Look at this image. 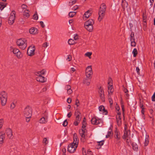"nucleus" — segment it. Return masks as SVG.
Here are the masks:
<instances>
[{"instance_id": "43", "label": "nucleus", "mask_w": 155, "mask_h": 155, "mask_svg": "<svg viewBox=\"0 0 155 155\" xmlns=\"http://www.w3.org/2000/svg\"><path fill=\"white\" fill-rule=\"evenodd\" d=\"M149 143V140L147 138H146L145 140L144 143V146H147L148 144Z\"/></svg>"}, {"instance_id": "29", "label": "nucleus", "mask_w": 155, "mask_h": 155, "mask_svg": "<svg viewBox=\"0 0 155 155\" xmlns=\"http://www.w3.org/2000/svg\"><path fill=\"white\" fill-rule=\"evenodd\" d=\"M47 122V120H46L45 118L44 117H42L39 120V122L40 123L45 124Z\"/></svg>"}, {"instance_id": "33", "label": "nucleus", "mask_w": 155, "mask_h": 155, "mask_svg": "<svg viewBox=\"0 0 155 155\" xmlns=\"http://www.w3.org/2000/svg\"><path fill=\"white\" fill-rule=\"evenodd\" d=\"M5 7V5L3 2H0V9L2 10Z\"/></svg>"}, {"instance_id": "62", "label": "nucleus", "mask_w": 155, "mask_h": 155, "mask_svg": "<svg viewBox=\"0 0 155 155\" xmlns=\"http://www.w3.org/2000/svg\"><path fill=\"white\" fill-rule=\"evenodd\" d=\"M72 58V57L71 56L69 55H68V58H67V59H68V61H70L71 60Z\"/></svg>"}, {"instance_id": "2", "label": "nucleus", "mask_w": 155, "mask_h": 155, "mask_svg": "<svg viewBox=\"0 0 155 155\" xmlns=\"http://www.w3.org/2000/svg\"><path fill=\"white\" fill-rule=\"evenodd\" d=\"M17 45L22 50L25 49L27 46L26 40L25 39H19L17 42Z\"/></svg>"}, {"instance_id": "21", "label": "nucleus", "mask_w": 155, "mask_h": 155, "mask_svg": "<svg viewBox=\"0 0 155 155\" xmlns=\"http://www.w3.org/2000/svg\"><path fill=\"white\" fill-rule=\"evenodd\" d=\"M91 121L92 124L95 125H97L99 124L100 122L97 120L95 118H93L91 120Z\"/></svg>"}, {"instance_id": "20", "label": "nucleus", "mask_w": 155, "mask_h": 155, "mask_svg": "<svg viewBox=\"0 0 155 155\" xmlns=\"http://www.w3.org/2000/svg\"><path fill=\"white\" fill-rule=\"evenodd\" d=\"M29 11L28 10H25L23 13V15L25 18H28L30 16L29 14Z\"/></svg>"}, {"instance_id": "22", "label": "nucleus", "mask_w": 155, "mask_h": 155, "mask_svg": "<svg viewBox=\"0 0 155 155\" xmlns=\"http://www.w3.org/2000/svg\"><path fill=\"white\" fill-rule=\"evenodd\" d=\"M106 6L105 4L103 3L102 4L100 7V10L104 11H106Z\"/></svg>"}, {"instance_id": "30", "label": "nucleus", "mask_w": 155, "mask_h": 155, "mask_svg": "<svg viewBox=\"0 0 155 155\" xmlns=\"http://www.w3.org/2000/svg\"><path fill=\"white\" fill-rule=\"evenodd\" d=\"M15 56L18 58H21L22 57V54L21 53L20 51H19V52L17 53Z\"/></svg>"}, {"instance_id": "19", "label": "nucleus", "mask_w": 155, "mask_h": 155, "mask_svg": "<svg viewBox=\"0 0 155 155\" xmlns=\"http://www.w3.org/2000/svg\"><path fill=\"white\" fill-rule=\"evenodd\" d=\"M92 13L91 12V11L90 10H88L86 12L83 16L87 18H88L91 15Z\"/></svg>"}, {"instance_id": "57", "label": "nucleus", "mask_w": 155, "mask_h": 155, "mask_svg": "<svg viewBox=\"0 0 155 155\" xmlns=\"http://www.w3.org/2000/svg\"><path fill=\"white\" fill-rule=\"evenodd\" d=\"M102 93H104V92L103 91L102 89L101 88V87H100L99 90V94H102Z\"/></svg>"}, {"instance_id": "16", "label": "nucleus", "mask_w": 155, "mask_h": 155, "mask_svg": "<svg viewBox=\"0 0 155 155\" xmlns=\"http://www.w3.org/2000/svg\"><path fill=\"white\" fill-rule=\"evenodd\" d=\"M36 79L38 81L41 83H44L46 81L45 78L43 76H37Z\"/></svg>"}, {"instance_id": "37", "label": "nucleus", "mask_w": 155, "mask_h": 155, "mask_svg": "<svg viewBox=\"0 0 155 155\" xmlns=\"http://www.w3.org/2000/svg\"><path fill=\"white\" fill-rule=\"evenodd\" d=\"M99 96L102 101H104V93H102V94H99Z\"/></svg>"}, {"instance_id": "55", "label": "nucleus", "mask_w": 155, "mask_h": 155, "mask_svg": "<svg viewBox=\"0 0 155 155\" xmlns=\"http://www.w3.org/2000/svg\"><path fill=\"white\" fill-rule=\"evenodd\" d=\"M112 132V130L110 128V127L109 129V130L108 132V134H109L110 135L111 134V132Z\"/></svg>"}, {"instance_id": "49", "label": "nucleus", "mask_w": 155, "mask_h": 155, "mask_svg": "<svg viewBox=\"0 0 155 155\" xmlns=\"http://www.w3.org/2000/svg\"><path fill=\"white\" fill-rule=\"evenodd\" d=\"M121 106L123 114H124V112L125 110L124 109V106L122 104H121Z\"/></svg>"}, {"instance_id": "63", "label": "nucleus", "mask_w": 155, "mask_h": 155, "mask_svg": "<svg viewBox=\"0 0 155 155\" xmlns=\"http://www.w3.org/2000/svg\"><path fill=\"white\" fill-rule=\"evenodd\" d=\"M123 90L125 93H128V90L126 88H124V87Z\"/></svg>"}, {"instance_id": "52", "label": "nucleus", "mask_w": 155, "mask_h": 155, "mask_svg": "<svg viewBox=\"0 0 155 155\" xmlns=\"http://www.w3.org/2000/svg\"><path fill=\"white\" fill-rule=\"evenodd\" d=\"M74 38V40H77L78 39V35L77 34H75Z\"/></svg>"}, {"instance_id": "6", "label": "nucleus", "mask_w": 155, "mask_h": 155, "mask_svg": "<svg viewBox=\"0 0 155 155\" xmlns=\"http://www.w3.org/2000/svg\"><path fill=\"white\" fill-rule=\"evenodd\" d=\"M77 147L78 146L72 143H70L68 146V151L70 153H73L76 150Z\"/></svg>"}, {"instance_id": "24", "label": "nucleus", "mask_w": 155, "mask_h": 155, "mask_svg": "<svg viewBox=\"0 0 155 155\" xmlns=\"http://www.w3.org/2000/svg\"><path fill=\"white\" fill-rule=\"evenodd\" d=\"M91 80L87 78H85L83 81V83L87 86H89L90 84Z\"/></svg>"}, {"instance_id": "11", "label": "nucleus", "mask_w": 155, "mask_h": 155, "mask_svg": "<svg viewBox=\"0 0 155 155\" xmlns=\"http://www.w3.org/2000/svg\"><path fill=\"white\" fill-rule=\"evenodd\" d=\"M139 144V142L138 140L137 139H135L132 144L133 148L134 150L137 151L138 150V144Z\"/></svg>"}, {"instance_id": "56", "label": "nucleus", "mask_w": 155, "mask_h": 155, "mask_svg": "<svg viewBox=\"0 0 155 155\" xmlns=\"http://www.w3.org/2000/svg\"><path fill=\"white\" fill-rule=\"evenodd\" d=\"M82 153L83 155H87L86 151L85 150H84V148H82Z\"/></svg>"}, {"instance_id": "12", "label": "nucleus", "mask_w": 155, "mask_h": 155, "mask_svg": "<svg viewBox=\"0 0 155 155\" xmlns=\"http://www.w3.org/2000/svg\"><path fill=\"white\" fill-rule=\"evenodd\" d=\"M5 133L8 137L9 139H12L13 138L12 131L10 128H8L5 130Z\"/></svg>"}, {"instance_id": "8", "label": "nucleus", "mask_w": 155, "mask_h": 155, "mask_svg": "<svg viewBox=\"0 0 155 155\" xmlns=\"http://www.w3.org/2000/svg\"><path fill=\"white\" fill-rule=\"evenodd\" d=\"M35 47L34 46H30L27 50V53L29 56H32L34 54Z\"/></svg>"}, {"instance_id": "47", "label": "nucleus", "mask_w": 155, "mask_h": 155, "mask_svg": "<svg viewBox=\"0 0 155 155\" xmlns=\"http://www.w3.org/2000/svg\"><path fill=\"white\" fill-rule=\"evenodd\" d=\"M104 142V140H102L98 142V145L101 146L103 145Z\"/></svg>"}, {"instance_id": "10", "label": "nucleus", "mask_w": 155, "mask_h": 155, "mask_svg": "<svg viewBox=\"0 0 155 155\" xmlns=\"http://www.w3.org/2000/svg\"><path fill=\"white\" fill-rule=\"evenodd\" d=\"M105 12L106 11H104L99 10L98 12L99 16L98 18V20L99 21H101L104 18L105 15Z\"/></svg>"}, {"instance_id": "54", "label": "nucleus", "mask_w": 155, "mask_h": 155, "mask_svg": "<svg viewBox=\"0 0 155 155\" xmlns=\"http://www.w3.org/2000/svg\"><path fill=\"white\" fill-rule=\"evenodd\" d=\"M152 100L153 101H155V92L152 97Z\"/></svg>"}, {"instance_id": "41", "label": "nucleus", "mask_w": 155, "mask_h": 155, "mask_svg": "<svg viewBox=\"0 0 155 155\" xmlns=\"http://www.w3.org/2000/svg\"><path fill=\"white\" fill-rule=\"evenodd\" d=\"M86 122H83L82 123V129H84V130H86V128H85L86 127Z\"/></svg>"}, {"instance_id": "25", "label": "nucleus", "mask_w": 155, "mask_h": 155, "mask_svg": "<svg viewBox=\"0 0 155 155\" xmlns=\"http://www.w3.org/2000/svg\"><path fill=\"white\" fill-rule=\"evenodd\" d=\"M117 121L118 125H120L121 124V116H116Z\"/></svg>"}, {"instance_id": "40", "label": "nucleus", "mask_w": 155, "mask_h": 155, "mask_svg": "<svg viewBox=\"0 0 155 155\" xmlns=\"http://www.w3.org/2000/svg\"><path fill=\"white\" fill-rule=\"evenodd\" d=\"M99 110L100 111H105L104 107L103 106H101L99 107Z\"/></svg>"}, {"instance_id": "39", "label": "nucleus", "mask_w": 155, "mask_h": 155, "mask_svg": "<svg viewBox=\"0 0 155 155\" xmlns=\"http://www.w3.org/2000/svg\"><path fill=\"white\" fill-rule=\"evenodd\" d=\"M143 21L145 23H146V19L147 18V16L146 15L144 14L143 13Z\"/></svg>"}, {"instance_id": "1", "label": "nucleus", "mask_w": 155, "mask_h": 155, "mask_svg": "<svg viewBox=\"0 0 155 155\" xmlns=\"http://www.w3.org/2000/svg\"><path fill=\"white\" fill-rule=\"evenodd\" d=\"M7 99V93L5 91L0 93V99L2 106H5L6 103Z\"/></svg>"}, {"instance_id": "17", "label": "nucleus", "mask_w": 155, "mask_h": 155, "mask_svg": "<svg viewBox=\"0 0 155 155\" xmlns=\"http://www.w3.org/2000/svg\"><path fill=\"white\" fill-rule=\"evenodd\" d=\"M94 24V20L92 19H90L85 22L84 25H93Z\"/></svg>"}, {"instance_id": "9", "label": "nucleus", "mask_w": 155, "mask_h": 155, "mask_svg": "<svg viewBox=\"0 0 155 155\" xmlns=\"http://www.w3.org/2000/svg\"><path fill=\"white\" fill-rule=\"evenodd\" d=\"M134 35L133 32H132L130 35V41L131 45L132 46L135 47L136 45V43L134 41Z\"/></svg>"}, {"instance_id": "51", "label": "nucleus", "mask_w": 155, "mask_h": 155, "mask_svg": "<svg viewBox=\"0 0 155 155\" xmlns=\"http://www.w3.org/2000/svg\"><path fill=\"white\" fill-rule=\"evenodd\" d=\"M15 107V104L12 103L11 105V108L12 109H13Z\"/></svg>"}, {"instance_id": "34", "label": "nucleus", "mask_w": 155, "mask_h": 155, "mask_svg": "<svg viewBox=\"0 0 155 155\" xmlns=\"http://www.w3.org/2000/svg\"><path fill=\"white\" fill-rule=\"evenodd\" d=\"M92 54L91 52H87L85 54V56H87L89 58H91V56Z\"/></svg>"}, {"instance_id": "64", "label": "nucleus", "mask_w": 155, "mask_h": 155, "mask_svg": "<svg viewBox=\"0 0 155 155\" xmlns=\"http://www.w3.org/2000/svg\"><path fill=\"white\" fill-rule=\"evenodd\" d=\"M136 71H137V73L138 74H140V69L138 67H137L136 68Z\"/></svg>"}, {"instance_id": "7", "label": "nucleus", "mask_w": 155, "mask_h": 155, "mask_svg": "<svg viewBox=\"0 0 155 155\" xmlns=\"http://www.w3.org/2000/svg\"><path fill=\"white\" fill-rule=\"evenodd\" d=\"M79 133L81 137V140L82 141L84 142L85 139V136L87 134V131L86 130L84 129H81L79 130Z\"/></svg>"}, {"instance_id": "48", "label": "nucleus", "mask_w": 155, "mask_h": 155, "mask_svg": "<svg viewBox=\"0 0 155 155\" xmlns=\"http://www.w3.org/2000/svg\"><path fill=\"white\" fill-rule=\"evenodd\" d=\"M67 124L68 122L67 120H66L64 121L62 125L64 126L65 127L67 125Z\"/></svg>"}, {"instance_id": "58", "label": "nucleus", "mask_w": 155, "mask_h": 155, "mask_svg": "<svg viewBox=\"0 0 155 155\" xmlns=\"http://www.w3.org/2000/svg\"><path fill=\"white\" fill-rule=\"evenodd\" d=\"M80 122V121H78L76 120V121L74 122V124L75 126H77Z\"/></svg>"}, {"instance_id": "59", "label": "nucleus", "mask_w": 155, "mask_h": 155, "mask_svg": "<svg viewBox=\"0 0 155 155\" xmlns=\"http://www.w3.org/2000/svg\"><path fill=\"white\" fill-rule=\"evenodd\" d=\"M47 139L45 138H44L43 140V142L45 143V144H47Z\"/></svg>"}, {"instance_id": "4", "label": "nucleus", "mask_w": 155, "mask_h": 155, "mask_svg": "<svg viewBox=\"0 0 155 155\" xmlns=\"http://www.w3.org/2000/svg\"><path fill=\"white\" fill-rule=\"evenodd\" d=\"M93 74L92 68L91 66H88L85 70V75L87 78L91 79Z\"/></svg>"}, {"instance_id": "53", "label": "nucleus", "mask_w": 155, "mask_h": 155, "mask_svg": "<svg viewBox=\"0 0 155 155\" xmlns=\"http://www.w3.org/2000/svg\"><path fill=\"white\" fill-rule=\"evenodd\" d=\"M21 8L23 9H26L27 8V6L25 4H23L21 6Z\"/></svg>"}, {"instance_id": "5", "label": "nucleus", "mask_w": 155, "mask_h": 155, "mask_svg": "<svg viewBox=\"0 0 155 155\" xmlns=\"http://www.w3.org/2000/svg\"><path fill=\"white\" fill-rule=\"evenodd\" d=\"M15 19V12L14 11H12L9 18L8 23L10 25H12L14 22Z\"/></svg>"}, {"instance_id": "23", "label": "nucleus", "mask_w": 155, "mask_h": 155, "mask_svg": "<svg viewBox=\"0 0 155 155\" xmlns=\"http://www.w3.org/2000/svg\"><path fill=\"white\" fill-rule=\"evenodd\" d=\"M122 5L123 8L124 9L125 7H127L128 5V3L126 1H122Z\"/></svg>"}, {"instance_id": "35", "label": "nucleus", "mask_w": 155, "mask_h": 155, "mask_svg": "<svg viewBox=\"0 0 155 155\" xmlns=\"http://www.w3.org/2000/svg\"><path fill=\"white\" fill-rule=\"evenodd\" d=\"M132 53L134 54V57H135L137 54V49L136 48H134L133 50Z\"/></svg>"}, {"instance_id": "44", "label": "nucleus", "mask_w": 155, "mask_h": 155, "mask_svg": "<svg viewBox=\"0 0 155 155\" xmlns=\"http://www.w3.org/2000/svg\"><path fill=\"white\" fill-rule=\"evenodd\" d=\"M79 104L80 102L79 100L78 99H76L75 101V105L78 107L79 105Z\"/></svg>"}, {"instance_id": "31", "label": "nucleus", "mask_w": 155, "mask_h": 155, "mask_svg": "<svg viewBox=\"0 0 155 155\" xmlns=\"http://www.w3.org/2000/svg\"><path fill=\"white\" fill-rule=\"evenodd\" d=\"M68 43L70 45H72L75 43L74 41L72 39H70L68 40Z\"/></svg>"}, {"instance_id": "18", "label": "nucleus", "mask_w": 155, "mask_h": 155, "mask_svg": "<svg viewBox=\"0 0 155 155\" xmlns=\"http://www.w3.org/2000/svg\"><path fill=\"white\" fill-rule=\"evenodd\" d=\"M84 27L89 32H92L93 29V26L92 25H84Z\"/></svg>"}, {"instance_id": "26", "label": "nucleus", "mask_w": 155, "mask_h": 155, "mask_svg": "<svg viewBox=\"0 0 155 155\" xmlns=\"http://www.w3.org/2000/svg\"><path fill=\"white\" fill-rule=\"evenodd\" d=\"M108 87V93L109 94L110 93L112 94L114 91V89L113 87V85H110V86Z\"/></svg>"}, {"instance_id": "38", "label": "nucleus", "mask_w": 155, "mask_h": 155, "mask_svg": "<svg viewBox=\"0 0 155 155\" xmlns=\"http://www.w3.org/2000/svg\"><path fill=\"white\" fill-rule=\"evenodd\" d=\"M33 18L35 20H37L38 18L37 12H36L33 15Z\"/></svg>"}, {"instance_id": "15", "label": "nucleus", "mask_w": 155, "mask_h": 155, "mask_svg": "<svg viewBox=\"0 0 155 155\" xmlns=\"http://www.w3.org/2000/svg\"><path fill=\"white\" fill-rule=\"evenodd\" d=\"M5 139V133L2 132H0V144L3 143L4 140Z\"/></svg>"}, {"instance_id": "14", "label": "nucleus", "mask_w": 155, "mask_h": 155, "mask_svg": "<svg viewBox=\"0 0 155 155\" xmlns=\"http://www.w3.org/2000/svg\"><path fill=\"white\" fill-rule=\"evenodd\" d=\"M38 30L34 27L31 28L29 30L30 33L31 34L35 35L38 33Z\"/></svg>"}, {"instance_id": "13", "label": "nucleus", "mask_w": 155, "mask_h": 155, "mask_svg": "<svg viewBox=\"0 0 155 155\" xmlns=\"http://www.w3.org/2000/svg\"><path fill=\"white\" fill-rule=\"evenodd\" d=\"M78 141L79 140L77 134L75 133L74 134V141L72 143L78 146Z\"/></svg>"}, {"instance_id": "32", "label": "nucleus", "mask_w": 155, "mask_h": 155, "mask_svg": "<svg viewBox=\"0 0 155 155\" xmlns=\"http://www.w3.org/2000/svg\"><path fill=\"white\" fill-rule=\"evenodd\" d=\"M76 12H70L69 13V15L71 17H73L76 14Z\"/></svg>"}, {"instance_id": "28", "label": "nucleus", "mask_w": 155, "mask_h": 155, "mask_svg": "<svg viewBox=\"0 0 155 155\" xmlns=\"http://www.w3.org/2000/svg\"><path fill=\"white\" fill-rule=\"evenodd\" d=\"M45 73L44 71H42L40 72H35V74L37 76H42L41 75L44 74Z\"/></svg>"}, {"instance_id": "50", "label": "nucleus", "mask_w": 155, "mask_h": 155, "mask_svg": "<svg viewBox=\"0 0 155 155\" xmlns=\"http://www.w3.org/2000/svg\"><path fill=\"white\" fill-rule=\"evenodd\" d=\"M72 92V91L71 89L67 90V93L68 94H71Z\"/></svg>"}, {"instance_id": "45", "label": "nucleus", "mask_w": 155, "mask_h": 155, "mask_svg": "<svg viewBox=\"0 0 155 155\" xmlns=\"http://www.w3.org/2000/svg\"><path fill=\"white\" fill-rule=\"evenodd\" d=\"M81 117H80L79 115H77L76 116V120L78 121H80L81 120Z\"/></svg>"}, {"instance_id": "42", "label": "nucleus", "mask_w": 155, "mask_h": 155, "mask_svg": "<svg viewBox=\"0 0 155 155\" xmlns=\"http://www.w3.org/2000/svg\"><path fill=\"white\" fill-rule=\"evenodd\" d=\"M76 2V1H71V2H69V5L70 6L73 5Z\"/></svg>"}, {"instance_id": "36", "label": "nucleus", "mask_w": 155, "mask_h": 155, "mask_svg": "<svg viewBox=\"0 0 155 155\" xmlns=\"http://www.w3.org/2000/svg\"><path fill=\"white\" fill-rule=\"evenodd\" d=\"M128 136V132L127 131L125 130L124 132V135L123 136V138L125 139Z\"/></svg>"}, {"instance_id": "3", "label": "nucleus", "mask_w": 155, "mask_h": 155, "mask_svg": "<svg viewBox=\"0 0 155 155\" xmlns=\"http://www.w3.org/2000/svg\"><path fill=\"white\" fill-rule=\"evenodd\" d=\"M31 107L28 106L25 108L24 111V114L26 118L28 119L30 118L31 116Z\"/></svg>"}, {"instance_id": "61", "label": "nucleus", "mask_w": 155, "mask_h": 155, "mask_svg": "<svg viewBox=\"0 0 155 155\" xmlns=\"http://www.w3.org/2000/svg\"><path fill=\"white\" fill-rule=\"evenodd\" d=\"M65 87L67 90L71 89V86L70 85H67Z\"/></svg>"}, {"instance_id": "27", "label": "nucleus", "mask_w": 155, "mask_h": 155, "mask_svg": "<svg viewBox=\"0 0 155 155\" xmlns=\"http://www.w3.org/2000/svg\"><path fill=\"white\" fill-rule=\"evenodd\" d=\"M11 49L12 50V51L14 54L15 55H16L17 53L19 52V51L18 49L15 48H14L12 47H11Z\"/></svg>"}, {"instance_id": "46", "label": "nucleus", "mask_w": 155, "mask_h": 155, "mask_svg": "<svg viewBox=\"0 0 155 155\" xmlns=\"http://www.w3.org/2000/svg\"><path fill=\"white\" fill-rule=\"evenodd\" d=\"M81 114V113L79 111L78 109H76L75 112V115L77 116V115H79Z\"/></svg>"}, {"instance_id": "60", "label": "nucleus", "mask_w": 155, "mask_h": 155, "mask_svg": "<svg viewBox=\"0 0 155 155\" xmlns=\"http://www.w3.org/2000/svg\"><path fill=\"white\" fill-rule=\"evenodd\" d=\"M71 102V99L70 98H68L67 99V102L68 104H70Z\"/></svg>"}]
</instances>
